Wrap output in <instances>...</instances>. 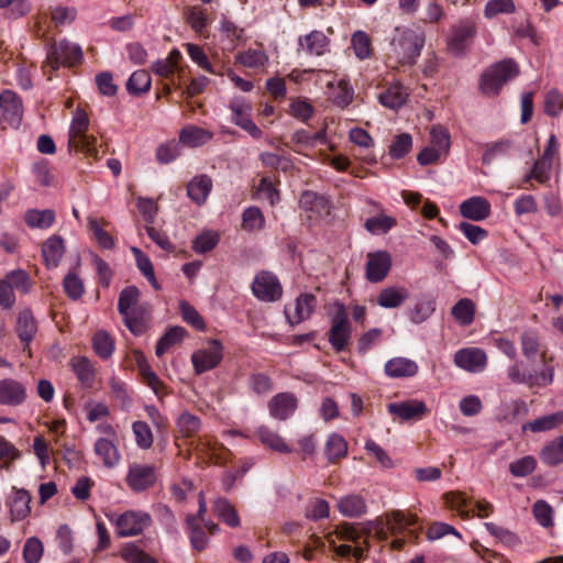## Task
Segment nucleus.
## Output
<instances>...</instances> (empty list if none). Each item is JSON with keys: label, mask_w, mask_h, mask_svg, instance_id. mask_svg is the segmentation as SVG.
Segmentation results:
<instances>
[{"label": "nucleus", "mask_w": 563, "mask_h": 563, "mask_svg": "<svg viewBox=\"0 0 563 563\" xmlns=\"http://www.w3.org/2000/svg\"><path fill=\"white\" fill-rule=\"evenodd\" d=\"M416 516L401 511H393L386 515V520L376 519L357 523H343L336 528L338 538L344 542L335 547L334 551L340 556L353 555L356 559L355 563L366 556L369 548L368 539L376 537L379 540L387 539L388 533L397 534L405 528L416 523Z\"/></svg>", "instance_id": "obj_1"}, {"label": "nucleus", "mask_w": 563, "mask_h": 563, "mask_svg": "<svg viewBox=\"0 0 563 563\" xmlns=\"http://www.w3.org/2000/svg\"><path fill=\"white\" fill-rule=\"evenodd\" d=\"M424 33L419 29L396 27L390 42L391 52L402 65H413L424 46Z\"/></svg>", "instance_id": "obj_2"}, {"label": "nucleus", "mask_w": 563, "mask_h": 563, "mask_svg": "<svg viewBox=\"0 0 563 563\" xmlns=\"http://www.w3.org/2000/svg\"><path fill=\"white\" fill-rule=\"evenodd\" d=\"M518 75V64L511 58L503 59L483 73L479 88L487 96H496L508 80L516 78Z\"/></svg>", "instance_id": "obj_3"}, {"label": "nucleus", "mask_w": 563, "mask_h": 563, "mask_svg": "<svg viewBox=\"0 0 563 563\" xmlns=\"http://www.w3.org/2000/svg\"><path fill=\"white\" fill-rule=\"evenodd\" d=\"M109 520L115 526L117 536L120 538L141 534L152 525L148 512L141 510H126L121 515H111Z\"/></svg>", "instance_id": "obj_4"}, {"label": "nucleus", "mask_w": 563, "mask_h": 563, "mask_svg": "<svg viewBox=\"0 0 563 563\" xmlns=\"http://www.w3.org/2000/svg\"><path fill=\"white\" fill-rule=\"evenodd\" d=\"M351 334L352 329L347 318V310L342 302L335 301L331 314L329 342L336 352H342L347 347Z\"/></svg>", "instance_id": "obj_5"}, {"label": "nucleus", "mask_w": 563, "mask_h": 563, "mask_svg": "<svg viewBox=\"0 0 563 563\" xmlns=\"http://www.w3.org/2000/svg\"><path fill=\"white\" fill-rule=\"evenodd\" d=\"M82 60V49L78 44L68 40L54 43L47 53V63L53 69L59 66H74Z\"/></svg>", "instance_id": "obj_6"}, {"label": "nucleus", "mask_w": 563, "mask_h": 563, "mask_svg": "<svg viewBox=\"0 0 563 563\" xmlns=\"http://www.w3.org/2000/svg\"><path fill=\"white\" fill-rule=\"evenodd\" d=\"M229 108L232 112L231 121L253 139L260 140L263 136L262 130L253 122L252 111L253 107L243 97H234L231 99Z\"/></svg>", "instance_id": "obj_7"}, {"label": "nucleus", "mask_w": 563, "mask_h": 563, "mask_svg": "<svg viewBox=\"0 0 563 563\" xmlns=\"http://www.w3.org/2000/svg\"><path fill=\"white\" fill-rule=\"evenodd\" d=\"M223 358V344L217 339H211L208 346L195 351L191 362L195 373L200 375L217 367Z\"/></svg>", "instance_id": "obj_8"}, {"label": "nucleus", "mask_w": 563, "mask_h": 563, "mask_svg": "<svg viewBox=\"0 0 563 563\" xmlns=\"http://www.w3.org/2000/svg\"><path fill=\"white\" fill-rule=\"evenodd\" d=\"M252 292L258 300L274 302L282 298L283 287L276 275L261 272L253 280Z\"/></svg>", "instance_id": "obj_9"}, {"label": "nucleus", "mask_w": 563, "mask_h": 563, "mask_svg": "<svg viewBox=\"0 0 563 563\" xmlns=\"http://www.w3.org/2000/svg\"><path fill=\"white\" fill-rule=\"evenodd\" d=\"M554 371L552 366L545 365L540 372L526 374L518 363L508 368V377L512 383L526 384L532 387H545L553 382Z\"/></svg>", "instance_id": "obj_10"}, {"label": "nucleus", "mask_w": 563, "mask_h": 563, "mask_svg": "<svg viewBox=\"0 0 563 563\" xmlns=\"http://www.w3.org/2000/svg\"><path fill=\"white\" fill-rule=\"evenodd\" d=\"M317 307V298L312 294H300L292 306H286L285 317L290 325L299 324L309 319Z\"/></svg>", "instance_id": "obj_11"}, {"label": "nucleus", "mask_w": 563, "mask_h": 563, "mask_svg": "<svg viewBox=\"0 0 563 563\" xmlns=\"http://www.w3.org/2000/svg\"><path fill=\"white\" fill-rule=\"evenodd\" d=\"M156 482L155 467L150 464L133 463L129 466L126 484L133 492H143Z\"/></svg>", "instance_id": "obj_12"}, {"label": "nucleus", "mask_w": 563, "mask_h": 563, "mask_svg": "<svg viewBox=\"0 0 563 563\" xmlns=\"http://www.w3.org/2000/svg\"><path fill=\"white\" fill-rule=\"evenodd\" d=\"M365 276L371 283H379L388 275L391 267V256L386 251L367 254Z\"/></svg>", "instance_id": "obj_13"}, {"label": "nucleus", "mask_w": 563, "mask_h": 563, "mask_svg": "<svg viewBox=\"0 0 563 563\" xmlns=\"http://www.w3.org/2000/svg\"><path fill=\"white\" fill-rule=\"evenodd\" d=\"M454 364L466 372L479 373L486 367L487 355L477 347L461 349L454 354Z\"/></svg>", "instance_id": "obj_14"}, {"label": "nucleus", "mask_w": 563, "mask_h": 563, "mask_svg": "<svg viewBox=\"0 0 563 563\" xmlns=\"http://www.w3.org/2000/svg\"><path fill=\"white\" fill-rule=\"evenodd\" d=\"M387 411L394 418L400 421L420 420L428 411L423 401L411 399L400 402H390L387 405Z\"/></svg>", "instance_id": "obj_15"}, {"label": "nucleus", "mask_w": 563, "mask_h": 563, "mask_svg": "<svg viewBox=\"0 0 563 563\" xmlns=\"http://www.w3.org/2000/svg\"><path fill=\"white\" fill-rule=\"evenodd\" d=\"M298 407V399L291 393L276 394L268 402L269 415L280 421L294 415Z\"/></svg>", "instance_id": "obj_16"}, {"label": "nucleus", "mask_w": 563, "mask_h": 563, "mask_svg": "<svg viewBox=\"0 0 563 563\" xmlns=\"http://www.w3.org/2000/svg\"><path fill=\"white\" fill-rule=\"evenodd\" d=\"M26 399L25 386L12 378L0 380V404L4 406H19Z\"/></svg>", "instance_id": "obj_17"}, {"label": "nucleus", "mask_w": 563, "mask_h": 563, "mask_svg": "<svg viewBox=\"0 0 563 563\" xmlns=\"http://www.w3.org/2000/svg\"><path fill=\"white\" fill-rule=\"evenodd\" d=\"M32 497L26 489L12 488V494L7 501L10 509L12 521H20L25 519L31 512Z\"/></svg>", "instance_id": "obj_18"}, {"label": "nucleus", "mask_w": 563, "mask_h": 563, "mask_svg": "<svg viewBox=\"0 0 563 563\" xmlns=\"http://www.w3.org/2000/svg\"><path fill=\"white\" fill-rule=\"evenodd\" d=\"M150 316L151 305L147 302L139 303L129 312L122 314L124 324L135 335H140L145 331Z\"/></svg>", "instance_id": "obj_19"}, {"label": "nucleus", "mask_w": 563, "mask_h": 563, "mask_svg": "<svg viewBox=\"0 0 563 563\" xmlns=\"http://www.w3.org/2000/svg\"><path fill=\"white\" fill-rule=\"evenodd\" d=\"M0 108L4 120L11 125L18 126L22 120V101L12 90H4L0 95Z\"/></svg>", "instance_id": "obj_20"}, {"label": "nucleus", "mask_w": 563, "mask_h": 563, "mask_svg": "<svg viewBox=\"0 0 563 563\" xmlns=\"http://www.w3.org/2000/svg\"><path fill=\"white\" fill-rule=\"evenodd\" d=\"M461 214L473 221H482L489 217L492 212L489 201L479 196L471 197L460 205Z\"/></svg>", "instance_id": "obj_21"}, {"label": "nucleus", "mask_w": 563, "mask_h": 563, "mask_svg": "<svg viewBox=\"0 0 563 563\" xmlns=\"http://www.w3.org/2000/svg\"><path fill=\"white\" fill-rule=\"evenodd\" d=\"M476 33L475 24L472 21H461L453 27L450 37V48L461 53L474 38Z\"/></svg>", "instance_id": "obj_22"}, {"label": "nucleus", "mask_w": 563, "mask_h": 563, "mask_svg": "<svg viewBox=\"0 0 563 563\" xmlns=\"http://www.w3.org/2000/svg\"><path fill=\"white\" fill-rule=\"evenodd\" d=\"M408 96L409 93L405 87L395 82L378 95V101L385 108L398 110L407 102Z\"/></svg>", "instance_id": "obj_23"}, {"label": "nucleus", "mask_w": 563, "mask_h": 563, "mask_svg": "<svg viewBox=\"0 0 563 563\" xmlns=\"http://www.w3.org/2000/svg\"><path fill=\"white\" fill-rule=\"evenodd\" d=\"M212 189V179L206 174L195 176L187 185V196L198 206L206 202Z\"/></svg>", "instance_id": "obj_24"}, {"label": "nucleus", "mask_w": 563, "mask_h": 563, "mask_svg": "<svg viewBox=\"0 0 563 563\" xmlns=\"http://www.w3.org/2000/svg\"><path fill=\"white\" fill-rule=\"evenodd\" d=\"M64 254L65 244L59 235H52L42 246V256L47 268L57 267Z\"/></svg>", "instance_id": "obj_25"}, {"label": "nucleus", "mask_w": 563, "mask_h": 563, "mask_svg": "<svg viewBox=\"0 0 563 563\" xmlns=\"http://www.w3.org/2000/svg\"><path fill=\"white\" fill-rule=\"evenodd\" d=\"M418 369V364L407 357H394L385 364V373L390 378L412 377Z\"/></svg>", "instance_id": "obj_26"}, {"label": "nucleus", "mask_w": 563, "mask_h": 563, "mask_svg": "<svg viewBox=\"0 0 563 563\" xmlns=\"http://www.w3.org/2000/svg\"><path fill=\"white\" fill-rule=\"evenodd\" d=\"M291 142L298 146L294 151L297 153H302V148H313L317 144H325L328 142L327 139V129L323 128L316 133H310L305 129L296 130L291 134Z\"/></svg>", "instance_id": "obj_27"}, {"label": "nucleus", "mask_w": 563, "mask_h": 563, "mask_svg": "<svg viewBox=\"0 0 563 563\" xmlns=\"http://www.w3.org/2000/svg\"><path fill=\"white\" fill-rule=\"evenodd\" d=\"M16 333L21 342L29 346L37 332V323L31 310H22L16 319Z\"/></svg>", "instance_id": "obj_28"}, {"label": "nucleus", "mask_w": 563, "mask_h": 563, "mask_svg": "<svg viewBox=\"0 0 563 563\" xmlns=\"http://www.w3.org/2000/svg\"><path fill=\"white\" fill-rule=\"evenodd\" d=\"M408 298V289L393 286L382 289L376 301L382 308L393 309L400 307Z\"/></svg>", "instance_id": "obj_29"}, {"label": "nucleus", "mask_w": 563, "mask_h": 563, "mask_svg": "<svg viewBox=\"0 0 563 563\" xmlns=\"http://www.w3.org/2000/svg\"><path fill=\"white\" fill-rule=\"evenodd\" d=\"M213 133L209 130L196 125H187L181 129L178 142L189 147H198L211 141Z\"/></svg>", "instance_id": "obj_30"}, {"label": "nucleus", "mask_w": 563, "mask_h": 563, "mask_svg": "<svg viewBox=\"0 0 563 563\" xmlns=\"http://www.w3.org/2000/svg\"><path fill=\"white\" fill-rule=\"evenodd\" d=\"M115 439L99 438L95 443V453L107 467L115 466L120 461V452L114 443Z\"/></svg>", "instance_id": "obj_31"}, {"label": "nucleus", "mask_w": 563, "mask_h": 563, "mask_svg": "<svg viewBox=\"0 0 563 563\" xmlns=\"http://www.w3.org/2000/svg\"><path fill=\"white\" fill-rule=\"evenodd\" d=\"M256 434L263 445L278 453H291V448L285 440L273 429L267 426H261L256 430Z\"/></svg>", "instance_id": "obj_32"}, {"label": "nucleus", "mask_w": 563, "mask_h": 563, "mask_svg": "<svg viewBox=\"0 0 563 563\" xmlns=\"http://www.w3.org/2000/svg\"><path fill=\"white\" fill-rule=\"evenodd\" d=\"M216 516L231 528L240 526V517L233 505L224 497H219L213 503Z\"/></svg>", "instance_id": "obj_33"}, {"label": "nucleus", "mask_w": 563, "mask_h": 563, "mask_svg": "<svg viewBox=\"0 0 563 563\" xmlns=\"http://www.w3.org/2000/svg\"><path fill=\"white\" fill-rule=\"evenodd\" d=\"M338 508L340 512L350 518H356L366 512V503L358 495H346L340 498L338 503Z\"/></svg>", "instance_id": "obj_34"}, {"label": "nucleus", "mask_w": 563, "mask_h": 563, "mask_svg": "<svg viewBox=\"0 0 563 563\" xmlns=\"http://www.w3.org/2000/svg\"><path fill=\"white\" fill-rule=\"evenodd\" d=\"M300 206L318 216L329 214L330 205L329 201L313 191H305L300 199Z\"/></svg>", "instance_id": "obj_35"}, {"label": "nucleus", "mask_w": 563, "mask_h": 563, "mask_svg": "<svg viewBox=\"0 0 563 563\" xmlns=\"http://www.w3.org/2000/svg\"><path fill=\"white\" fill-rule=\"evenodd\" d=\"M186 527L192 549L199 552L203 551L209 543L205 528L196 522V517H186Z\"/></svg>", "instance_id": "obj_36"}, {"label": "nucleus", "mask_w": 563, "mask_h": 563, "mask_svg": "<svg viewBox=\"0 0 563 563\" xmlns=\"http://www.w3.org/2000/svg\"><path fill=\"white\" fill-rule=\"evenodd\" d=\"M151 75L145 69H139L132 73L126 82V90L130 95L140 96L151 89Z\"/></svg>", "instance_id": "obj_37"}, {"label": "nucleus", "mask_w": 563, "mask_h": 563, "mask_svg": "<svg viewBox=\"0 0 563 563\" xmlns=\"http://www.w3.org/2000/svg\"><path fill=\"white\" fill-rule=\"evenodd\" d=\"M540 459L550 466L563 463V434L543 446Z\"/></svg>", "instance_id": "obj_38"}, {"label": "nucleus", "mask_w": 563, "mask_h": 563, "mask_svg": "<svg viewBox=\"0 0 563 563\" xmlns=\"http://www.w3.org/2000/svg\"><path fill=\"white\" fill-rule=\"evenodd\" d=\"M70 365L78 380L90 387L95 380V372L90 361L85 356H76L71 358Z\"/></svg>", "instance_id": "obj_39"}, {"label": "nucleus", "mask_w": 563, "mask_h": 563, "mask_svg": "<svg viewBox=\"0 0 563 563\" xmlns=\"http://www.w3.org/2000/svg\"><path fill=\"white\" fill-rule=\"evenodd\" d=\"M25 222L33 229H48L55 221V213L51 209L36 210L32 209L25 213Z\"/></svg>", "instance_id": "obj_40"}, {"label": "nucleus", "mask_w": 563, "mask_h": 563, "mask_svg": "<svg viewBox=\"0 0 563 563\" xmlns=\"http://www.w3.org/2000/svg\"><path fill=\"white\" fill-rule=\"evenodd\" d=\"M324 453L329 460V462L333 463L339 459H343L347 454V443L344 438L338 433H332L329 435L325 446Z\"/></svg>", "instance_id": "obj_41"}, {"label": "nucleus", "mask_w": 563, "mask_h": 563, "mask_svg": "<svg viewBox=\"0 0 563 563\" xmlns=\"http://www.w3.org/2000/svg\"><path fill=\"white\" fill-rule=\"evenodd\" d=\"M92 347L99 357L107 360L114 352V340L107 331L99 330L92 336Z\"/></svg>", "instance_id": "obj_42"}, {"label": "nucleus", "mask_w": 563, "mask_h": 563, "mask_svg": "<svg viewBox=\"0 0 563 563\" xmlns=\"http://www.w3.org/2000/svg\"><path fill=\"white\" fill-rule=\"evenodd\" d=\"M265 227V217L260 208L249 207L242 213V229L246 232L261 231Z\"/></svg>", "instance_id": "obj_43"}, {"label": "nucleus", "mask_w": 563, "mask_h": 563, "mask_svg": "<svg viewBox=\"0 0 563 563\" xmlns=\"http://www.w3.org/2000/svg\"><path fill=\"white\" fill-rule=\"evenodd\" d=\"M328 87L334 89L331 99L336 107L346 108L352 102L354 91L345 79H340L335 87L333 82H329Z\"/></svg>", "instance_id": "obj_44"}, {"label": "nucleus", "mask_w": 563, "mask_h": 563, "mask_svg": "<svg viewBox=\"0 0 563 563\" xmlns=\"http://www.w3.org/2000/svg\"><path fill=\"white\" fill-rule=\"evenodd\" d=\"M178 432L185 438H191L196 435L201 428V420L198 416H195L188 411L179 415L176 421Z\"/></svg>", "instance_id": "obj_45"}, {"label": "nucleus", "mask_w": 563, "mask_h": 563, "mask_svg": "<svg viewBox=\"0 0 563 563\" xmlns=\"http://www.w3.org/2000/svg\"><path fill=\"white\" fill-rule=\"evenodd\" d=\"M186 330L181 327L170 328L157 342L155 354L161 357L166 351L175 344L183 341Z\"/></svg>", "instance_id": "obj_46"}, {"label": "nucleus", "mask_w": 563, "mask_h": 563, "mask_svg": "<svg viewBox=\"0 0 563 563\" xmlns=\"http://www.w3.org/2000/svg\"><path fill=\"white\" fill-rule=\"evenodd\" d=\"M452 316L462 325H468L474 321L475 305L468 298L460 299L452 308Z\"/></svg>", "instance_id": "obj_47"}, {"label": "nucleus", "mask_w": 563, "mask_h": 563, "mask_svg": "<svg viewBox=\"0 0 563 563\" xmlns=\"http://www.w3.org/2000/svg\"><path fill=\"white\" fill-rule=\"evenodd\" d=\"M306 51L310 55L320 56L328 51L329 38L321 31H312L303 38Z\"/></svg>", "instance_id": "obj_48"}, {"label": "nucleus", "mask_w": 563, "mask_h": 563, "mask_svg": "<svg viewBox=\"0 0 563 563\" xmlns=\"http://www.w3.org/2000/svg\"><path fill=\"white\" fill-rule=\"evenodd\" d=\"M180 154L181 147L179 142H177L176 140H170L157 146L155 157L159 164L165 165L177 159L180 156Z\"/></svg>", "instance_id": "obj_49"}, {"label": "nucleus", "mask_w": 563, "mask_h": 563, "mask_svg": "<svg viewBox=\"0 0 563 563\" xmlns=\"http://www.w3.org/2000/svg\"><path fill=\"white\" fill-rule=\"evenodd\" d=\"M260 159L264 166L282 172H288L294 168V162L290 156L287 155L263 152L260 154Z\"/></svg>", "instance_id": "obj_50"}, {"label": "nucleus", "mask_w": 563, "mask_h": 563, "mask_svg": "<svg viewBox=\"0 0 563 563\" xmlns=\"http://www.w3.org/2000/svg\"><path fill=\"white\" fill-rule=\"evenodd\" d=\"M7 285L11 286V289L18 290L22 294L30 291L32 283L29 274L23 269H14L5 275L3 278Z\"/></svg>", "instance_id": "obj_51"}, {"label": "nucleus", "mask_w": 563, "mask_h": 563, "mask_svg": "<svg viewBox=\"0 0 563 563\" xmlns=\"http://www.w3.org/2000/svg\"><path fill=\"white\" fill-rule=\"evenodd\" d=\"M121 558L126 563H158L156 559L152 558L140 549L135 543H126L121 550Z\"/></svg>", "instance_id": "obj_52"}, {"label": "nucleus", "mask_w": 563, "mask_h": 563, "mask_svg": "<svg viewBox=\"0 0 563 563\" xmlns=\"http://www.w3.org/2000/svg\"><path fill=\"white\" fill-rule=\"evenodd\" d=\"M435 311V302L431 299L418 301L413 308L409 310V319L411 322L419 324L424 322Z\"/></svg>", "instance_id": "obj_53"}, {"label": "nucleus", "mask_w": 563, "mask_h": 563, "mask_svg": "<svg viewBox=\"0 0 563 563\" xmlns=\"http://www.w3.org/2000/svg\"><path fill=\"white\" fill-rule=\"evenodd\" d=\"M140 291L135 286L123 288L119 295L118 310L119 313L125 314L133 307L139 305Z\"/></svg>", "instance_id": "obj_54"}, {"label": "nucleus", "mask_w": 563, "mask_h": 563, "mask_svg": "<svg viewBox=\"0 0 563 563\" xmlns=\"http://www.w3.org/2000/svg\"><path fill=\"white\" fill-rule=\"evenodd\" d=\"M532 512L537 522L543 528H550L553 526L554 510L545 500H537L533 504Z\"/></svg>", "instance_id": "obj_55"}, {"label": "nucleus", "mask_w": 563, "mask_h": 563, "mask_svg": "<svg viewBox=\"0 0 563 563\" xmlns=\"http://www.w3.org/2000/svg\"><path fill=\"white\" fill-rule=\"evenodd\" d=\"M412 148V137L409 133H401L395 136L394 141L389 145V155L399 159L406 156Z\"/></svg>", "instance_id": "obj_56"}, {"label": "nucleus", "mask_w": 563, "mask_h": 563, "mask_svg": "<svg viewBox=\"0 0 563 563\" xmlns=\"http://www.w3.org/2000/svg\"><path fill=\"white\" fill-rule=\"evenodd\" d=\"M132 431L136 445L140 449L147 450L153 445V433L150 426L144 421H135L132 424Z\"/></svg>", "instance_id": "obj_57"}, {"label": "nucleus", "mask_w": 563, "mask_h": 563, "mask_svg": "<svg viewBox=\"0 0 563 563\" xmlns=\"http://www.w3.org/2000/svg\"><path fill=\"white\" fill-rule=\"evenodd\" d=\"M236 59L249 68H258L268 62L266 53L262 49H247L238 54Z\"/></svg>", "instance_id": "obj_58"}, {"label": "nucleus", "mask_w": 563, "mask_h": 563, "mask_svg": "<svg viewBox=\"0 0 563 563\" xmlns=\"http://www.w3.org/2000/svg\"><path fill=\"white\" fill-rule=\"evenodd\" d=\"M431 146L444 157L449 154L451 140L448 130L442 126H433L430 132Z\"/></svg>", "instance_id": "obj_59"}, {"label": "nucleus", "mask_w": 563, "mask_h": 563, "mask_svg": "<svg viewBox=\"0 0 563 563\" xmlns=\"http://www.w3.org/2000/svg\"><path fill=\"white\" fill-rule=\"evenodd\" d=\"M352 48L358 59H366L371 56V40L363 31H356L351 38Z\"/></svg>", "instance_id": "obj_60"}, {"label": "nucleus", "mask_w": 563, "mask_h": 563, "mask_svg": "<svg viewBox=\"0 0 563 563\" xmlns=\"http://www.w3.org/2000/svg\"><path fill=\"white\" fill-rule=\"evenodd\" d=\"M88 126L89 118L87 113L81 109H77L70 123L68 143L78 140V136H82V134L87 133Z\"/></svg>", "instance_id": "obj_61"}, {"label": "nucleus", "mask_w": 563, "mask_h": 563, "mask_svg": "<svg viewBox=\"0 0 563 563\" xmlns=\"http://www.w3.org/2000/svg\"><path fill=\"white\" fill-rule=\"evenodd\" d=\"M563 423V411L538 418L528 423V428L533 432L551 430Z\"/></svg>", "instance_id": "obj_62"}, {"label": "nucleus", "mask_w": 563, "mask_h": 563, "mask_svg": "<svg viewBox=\"0 0 563 563\" xmlns=\"http://www.w3.org/2000/svg\"><path fill=\"white\" fill-rule=\"evenodd\" d=\"M396 224V220L388 216H377L368 218L365 221V228L372 234H383L388 232Z\"/></svg>", "instance_id": "obj_63"}, {"label": "nucleus", "mask_w": 563, "mask_h": 563, "mask_svg": "<svg viewBox=\"0 0 563 563\" xmlns=\"http://www.w3.org/2000/svg\"><path fill=\"white\" fill-rule=\"evenodd\" d=\"M44 547L36 537H31L25 541L23 548V559L26 563H38L43 555Z\"/></svg>", "instance_id": "obj_64"}]
</instances>
